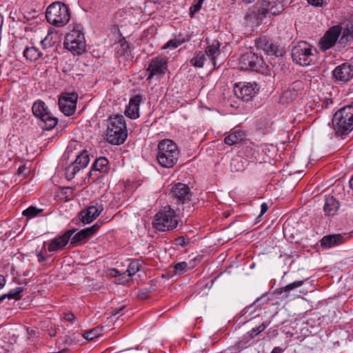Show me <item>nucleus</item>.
I'll return each mask as SVG.
<instances>
[{"label":"nucleus","mask_w":353,"mask_h":353,"mask_svg":"<svg viewBox=\"0 0 353 353\" xmlns=\"http://www.w3.org/2000/svg\"><path fill=\"white\" fill-rule=\"evenodd\" d=\"M332 128L337 136L347 135L353 130V112L348 105L334 113L332 119Z\"/></svg>","instance_id":"3"},{"label":"nucleus","mask_w":353,"mask_h":353,"mask_svg":"<svg viewBox=\"0 0 353 353\" xmlns=\"http://www.w3.org/2000/svg\"><path fill=\"white\" fill-rule=\"evenodd\" d=\"M6 284V279L3 275L0 274V290L4 287Z\"/></svg>","instance_id":"53"},{"label":"nucleus","mask_w":353,"mask_h":353,"mask_svg":"<svg viewBox=\"0 0 353 353\" xmlns=\"http://www.w3.org/2000/svg\"><path fill=\"white\" fill-rule=\"evenodd\" d=\"M284 351V350L283 348H281V347H275L272 351L271 352V353H283Z\"/></svg>","instance_id":"52"},{"label":"nucleus","mask_w":353,"mask_h":353,"mask_svg":"<svg viewBox=\"0 0 353 353\" xmlns=\"http://www.w3.org/2000/svg\"><path fill=\"white\" fill-rule=\"evenodd\" d=\"M353 41V20L342 28L341 37L339 43L343 46L350 44Z\"/></svg>","instance_id":"22"},{"label":"nucleus","mask_w":353,"mask_h":353,"mask_svg":"<svg viewBox=\"0 0 353 353\" xmlns=\"http://www.w3.org/2000/svg\"><path fill=\"white\" fill-rule=\"evenodd\" d=\"M220 43L218 41H214L212 43L205 48V54L214 65L215 55L219 53Z\"/></svg>","instance_id":"30"},{"label":"nucleus","mask_w":353,"mask_h":353,"mask_svg":"<svg viewBox=\"0 0 353 353\" xmlns=\"http://www.w3.org/2000/svg\"><path fill=\"white\" fill-rule=\"evenodd\" d=\"M342 26L340 25H336L329 28L319 41V48L322 51L325 52L334 47L336 42L339 41Z\"/></svg>","instance_id":"10"},{"label":"nucleus","mask_w":353,"mask_h":353,"mask_svg":"<svg viewBox=\"0 0 353 353\" xmlns=\"http://www.w3.org/2000/svg\"><path fill=\"white\" fill-rule=\"evenodd\" d=\"M91 235L89 233L88 230L85 228L81 230L75 234L71 239V244L79 243L83 241L90 237Z\"/></svg>","instance_id":"36"},{"label":"nucleus","mask_w":353,"mask_h":353,"mask_svg":"<svg viewBox=\"0 0 353 353\" xmlns=\"http://www.w3.org/2000/svg\"><path fill=\"white\" fill-rule=\"evenodd\" d=\"M350 236L349 234L326 235L321 240V246L323 248H331L345 243Z\"/></svg>","instance_id":"18"},{"label":"nucleus","mask_w":353,"mask_h":353,"mask_svg":"<svg viewBox=\"0 0 353 353\" xmlns=\"http://www.w3.org/2000/svg\"><path fill=\"white\" fill-rule=\"evenodd\" d=\"M256 5L259 6L256 13V19L261 21L268 14L277 16L284 10L283 0H260Z\"/></svg>","instance_id":"8"},{"label":"nucleus","mask_w":353,"mask_h":353,"mask_svg":"<svg viewBox=\"0 0 353 353\" xmlns=\"http://www.w3.org/2000/svg\"><path fill=\"white\" fill-rule=\"evenodd\" d=\"M339 208V203L333 196H330L325 199L323 209L327 215L333 216Z\"/></svg>","instance_id":"27"},{"label":"nucleus","mask_w":353,"mask_h":353,"mask_svg":"<svg viewBox=\"0 0 353 353\" xmlns=\"http://www.w3.org/2000/svg\"><path fill=\"white\" fill-rule=\"evenodd\" d=\"M257 47L262 49L265 54L268 55H278L279 50L278 46L270 41L259 40L257 43Z\"/></svg>","instance_id":"23"},{"label":"nucleus","mask_w":353,"mask_h":353,"mask_svg":"<svg viewBox=\"0 0 353 353\" xmlns=\"http://www.w3.org/2000/svg\"><path fill=\"white\" fill-rule=\"evenodd\" d=\"M258 90L256 83H239L235 85L234 92L237 98L249 101L255 97Z\"/></svg>","instance_id":"14"},{"label":"nucleus","mask_w":353,"mask_h":353,"mask_svg":"<svg viewBox=\"0 0 353 353\" xmlns=\"http://www.w3.org/2000/svg\"><path fill=\"white\" fill-rule=\"evenodd\" d=\"M268 210V206L266 203H263L261 205V214L260 216L264 214Z\"/></svg>","instance_id":"50"},{"label":"nucleus","mask_w":353,"mask_h":353,"mask_svg":"<svg viewBox=\"0 0 353 353\" xmlns=\"http://www.w3.org/2000/svg\"><path fill=\"white\" fill-rule=\"evenodd\" d=\"M179 46V45L176 43V41L174 38L173 39L169 40L165 44V46L163 47V49H167V48L176 49Z\"/></svg>","instance_id":"44"},{"label":"nucleus","mask_w":353,"mask_h":353,"mask_svg":"<svg viewBox=\"0 0 353 353\" xmlns=\"http://www.w3.org/2000/svg\"><path fill=\"white\" fill-rule=\"evenodd\" d=\"M50 334V336H54V335H55V334H54V333H53V332H51V334Z\"/></svg>","instance_id":"61"},{"label":"nucleus","mask_w":353,"mask_h":353,"mask_svg":"<svg viewBox=\"0 0 353 353\" xmlns=\"http://www.w3.org/2000/svg\"><path fill=\"white\" fill-rule=\"evenodd\" d=\"M348 107L351 109V110L353 112V101L351 103L350 105H348Z\"/></svg>","instance_id":"58"},{"label":"nucleus","mask_w":353,"mask_h":353,"mask_svg":"<svg viewBox=\"0 0 353 353\" xmlns=\"http://www.w3.org/2000/svg\"><path fill=\"white\" fill-rule=\"evenodd\" d=\"M108 163V160L105 157H99L97 159L94 163L92 165V170L88 173L89 177H91L94 172H106Z\"/></svg>","instance_id":"26"},{"label":"nucleus","mask_w":353,"mask_h":353,"mask_svg":"<svg viewBox=\"0 0 353 353\" xmlns=\"http://www.w3.org/2000/svg\"><path fill=\"white\" fill-rule=\"evenodd\" d=\"M175 242H176V245L184 247V246H186L189 243L190 240L188 239H185L183 236H181L177 237L175 239Z\"/></svg>","instance_id":"43"},{"label":"nucleus","mask_w":353,"mask_h":353,"mask_svg":"<svg viewBox=\"0 0 353 353\" xmlns=\"http://www.w3.org/2000/svg\"><path fill=\"white\" fill-rule=\"evenodd\" d=\"M236 163H239L238 161V159H233L231 162V166L232 167H236Z\"/></svg>","instance_id":"55"},{"label":"nucleus","mask_w":353,"mask_h":353,"mask_svg":"<svg viewBox=\"0 0 353 353\" xmlns=\"http://www.w3.org/2000/svg\"><path fill=\"white\" fill-rule=\"evenodd\" d=\"M66 190H70L72 192V189L70 188H67Z\"/></svg>","instance_id":"63"},{"label":"nucleus","mask_w":353,"mask_h":353,"mask_svg":"<svg viewBox=\"0 0 353 353\" xmlns=\"http://www.w3.org/2000/svg\"><path fill=\"white\" fill-rule=\"evenodd\" d=\"M103 327H95L83 334V336L88 341H92L102 334Z\"/></svg>","instance_id":"35"},{"label":"nucleus","mask_w":353,"mask_h":353,"mask_svg":"<svg viewBox=\"0 0 353 353\" xmlns=\"http://www.w3.org/2000/svg\"><path fill=\"white\" fill-rule=\"evenodd\" d=\"M335 82L344 83L353 78V65L349 63H343L335 68L332 71Z\"/></svg>","instance_id":"15"},{"label":"nucleus","mask_w":353,"mask_h":353,"mask_svg":"<svg viewBox=\"0 0 353 353\" xmlns=\"http://www.w3.org/2000/svg\"><path fill=\"white\" fill-rule=\"evenodd\" d=\"M23 56L30 61H34L41 57V52L35 47H30L25 49Z\"/></svg>","instance_id":"32"},{"label":"nucleus","mask_w":353,"mask_h":353,"mask_svg":"<svg viewBox=\"0 0 353 353\" xmlns=\"http://www.w3.org/2000/svg\"><path fill=\"white\" fill-rule=\"evenodd\" d=\"M304 283V281H296L293 283H291L285 287L280 288L276 289V294H282L285 292V297H288L290 295V291L294 290L295 288H299L302 286Z\"/></svg>","instance_id":"31"},{"label":"nucleus","mask_w":353,"mask_h":353,"mask_svg":"<svg viewBox=\"0 0 353 353\" xmlns=\"http://www.w3.org/2000/svg\"><path fill=\"white\" fill-rule=\"evenodd\" d=\"M46 18L48 23L54 26H64L70 18L69 8L65 3L54 2L48 7Z\"/></svg>","instance_id":"4"},{"label":"nucleus","mask_w":353,"mask_h":353,"mask_svg":"<svg viewBox=\"0 0 353 353\" xmlns=\"http://www.w3.org/2000/svg\"><path fill=\"white\" fill-rule=\"evenodd\" d=\"M205 61V54L201 52H196L195 55L190 59V63L194 67L202 68Z\"/></svg>","instance_id":"34"},{"label":"nucleus","mask_w":353,"mask_h":353,"mask_svg":"<svg viewBox=\"0 0 353 353\" xmlns=\"http://www.w3.org/2000/svg\"><path fill=\"white\" fill-rule=\"evenodd\" d=\"M32 110L33 114L40 119V125L42 129L50 130L57 125V118L50 114L43 101L41 100L36 101L33 103Z\"/></svg>","instance_id":"7"},{"label":"nucleus","mask_w":353,"mask_h":353,"mask_svg":"<svg viewBox=\"0 0 353 353\" xmlns=\"http://www.w3.org/2000/svg\"><path fill=\"white\" fill-rule=\"evenodd\" d=\"M37 256L39 262L45 261L46 260V258L42 256L41 254H38Z\"/></svg>","instance_id":"54"},{"label":"nucleus","mask_w":353,"mask_h":353,"mask_svg":"<svg viewBox=\"0 0 353 353\" xmlns=\"http://www.w3.org/2000/svg\"><path fill=\"white\" fill-rule=\"evenodd\" d=\"M143 95L138 94L130 99L129 103L126 107L125 114L132 119H136L139 117V106L143 101Z\"/></svg>","instance_id":"20"},{"label":"nucleus","mask_w":353,"mask_h":353,"mask_svg":"<svg viewBox=\"0 0 353 353\" xmlns=\"http://www.w3.org/2000/svg\"><path fill=\"white\" fill-rule=\"evenodd\" d=\"M266 326L264 324V323H261L259 326H256L255 327H253L249 332V335L251 338H254V336H257L259 334L262 332L265 329Z\"/></svg>","instance_id":"39"},{"label":"nucleus","mask_w":353,"mask_h":353,"mask_svg":"<svg viewBox=\"0 0 353 353\" xmlns=\"http://www.w3.org/2000/svg\"><path fill=\"white\" fill-rule=\"evenodd\" d=\"M170 195L177 205H183L191 201L193 194L188 185L178 183L172 186Z\"/></svg>","instance_id":"11"},{"label":"nucleus","mask_w":353,"mask_h":353,"mask_svg":"<svg viewBox=\"0 0 353 353\" xmlns=\"http://www.w3.org/2000/svg\"><path fill=\"white\" fill-rule=\"evenodd\" d=\"M101 227V223H95L91 227L87 228L86 229L88 230L89 233L92 236L99 228Z\"/></svg>","instance_id":"47"},{"label":"nucleus","mask_w":353,"mask_h":353,"mask_svg":"<svg viewBox=\"0 0 353 353\" xmlns=\"http://www.w3.org/2000/svg\"><path fill=\"white\" fill-rule=\"evenodd\" d=\"M128 137L124 117L120 114L110 116L108 119L106 140L112 145H121Z\"/></svg>","instance_id":"1"},{"label":"nucleus","mask_w":353,"mask_h":353,"mask_svg":"<svg viewBox=\"0 0 353 353\" xmlns=\"http://www.w3.org/2000/svg\"><path fill=\"white\" fill-rule=\"evenodd\" d=\"M263 63V59L252 52L243 54L239 61L241 68L243 70L261 71Z\"/></svg>","instance_id":"13"},{"label":"nucleus","mask_w":353,"mask_h":353,"mask_svg":"<svg viewBox=\"0 0 353 353\" xmlns=\"http://www.w3.org/2000/svg\"><path fill=\"white\" fill-rule=\"evenodd\" d=\"M59 99H65L70 104H75L77 105V101L78 99V95L77 93H67Z\"/></svg>","instance_id":"40"},{"label":"nucleus","mask_w":353,"mask_h":353,"mask_svg":"<svg viewBox=\"0 0 353 353\" xmlns=\"http://www.w3.org/2000/svg\"><path fill=\"white\" fill-rule=\"evenodd\" d=\"M167 59L164 57L152 58L147 68V71L149 72L148 79H151L154 76L164 74L167 70Z\"/></svg>","instance_id":"16"},{"label":"nucleus","mask_w":353,"mask_h":353,"mask_svg":"<svg viewBox=\"0 0 353 353\" xmlns=\"http://www.w3.org/2000/svg\"><path fill=\"white\" fill-rule=\"evenodd\" d=\"M303 89V83L301 81L293 82L281 95L283 102L290 103L296 99Z\"/></svg>","instance_id":"19"},{"label":"nucleus","mask_w":353,"mask_h":353,"mask_svg":"<svg viewBox=\"0 0 353 353\" xmlns=\"http://www.w3.org/2000/svg\"><path fill=\"white\" fill-rule=\"evenodd\" d=\"M103 210V207L101 204L90 205L81 211V220L83 223H90L98 217Z\"/></svg>","instance_id":"21"},{"label":"nucleus","mask_w":353,"mask_h":353,"mask_svg":"<svg viewBox=\"0 0 353 353\" xmlns=\"http://www.w3.org/2000/svg\"><path fill=\"white\" fill-rule=\"evenodd\" d=\"M174 268L176 273H182L188 270V266L186 262L183 261L176 263Z\"/></svg>","instance_id":"41"},{"label":"nucleus","mask_w":353,"mask_h":353,"mask_svg":"<svg viewBox=\"0 0 353 353\" xmlns=\"http://www.w3.org/2000/svg\"><path fill=\"white\" fill-rule=\"evenodd\" d=\"M316 52L315 48L305 41H300L294 46L291 51L293 61L296 64L307 66L310 65L315 57L312 51Z\"/></svg>","instance_id":"6"},{"label":"nucleus","mask_w":353,"mask_h":353,"mask_svg":"<svg viewBox=\"0 0 353 353\" xmlns=\"http://www.w3.org/2000/svg\"><path fill=\"white\" fill-rule=\"evenodd\" d=\"M204 1L205 0L194 1L192 5L190 6L189 9V15L191 18H194V15L201 10Z\"/></svg>","instance_id":"38"},{"label":"nucleus","mask_w":353,"mask_h":353,"mask_svg":"<svg viewBox=\"0 0 353 353\" xmlns=\"http://www.w3.org/2000/svg\"><path fill=\"white\" fill-rule=\"evenodd\" d=\"M125 308V305H122L119 307H112L110 309V314L112 316H116L122 312V311Z\"/></svg>","instance_id":"45"},{"label":"nucleus","mask_w":353,"mask_h":353,"mask_svg":"<svg viewBox=\"0 0 353 353\" xmlns=\"http://www.w3.org/2000/svg\"><path fill=\"white\" fill-rule=\"evenodd\" d=\"M174 39L176 41V43L181 46L186 41H188L190 40V37L188 35L179 34L174 37Z\"/></svg>","instance_id":"42"},{"label":"nucleus","mask_w":353,"mask_h":353,"mask_svg":"<svg viewBox=\"0 0 353 353\" xmlns=\"http://www.w3.org/2000/svg\"><path fill=\"white\" fill-rule=\"evenodd\" d=\"M111 275L113 277H117L121 275L119 271H118L117 269L113 268L111 270Z\"/></svg>","instance_id":"51"},{"label":"nucleus","mask_w":353,"mask_h":353,"mask_svg":"<svg viewBox=\"0 0 353 353\" xmlns=\"http://www.w3.org/2000/svg\"><path fill=\"white\" fill-rule=\"evenodd\" d=\"M63 44L66 49L77 54L83 53L86 47L83 33L74 28L66 34Z\"/></svg>","instance_id":"9"},{"label":"nucleus","mask_w":353,"mask_h":353,"mask_svg":"<svg viewBox=\"0 0 353 353\" xmlns=\"http://www.w3.org/2000/svg\"><path fill=\"white\" fill-rule=\"evenodd\" d=\"M243 165H241V166H239L238 168L236 169V171H239V170H243Z\"/></svg>","instance_id":"59"},{"label":"nucleus","mask_w":353,"mask_h":353,"mask_svg":"<svg viewBox=\"0 0 353 353\" xmlns=\"http://www.w3.org/2000/svg\"><path fill=\"white\" fill-rule=\"evenodd\" d=\"M150 291H141L139 293V298L141 299H145L149 296Z\"/></svg>","instance_id":"48"},{"label":"nucleus","mask_w":353,"mask_h":353,"mask_svg":"<svg viewBox=\"0 0 353 353\" xmlns=\"http://www.w3.org/2000/svg\"><path fill=\"white\" fill-rule=\"evenodd\" d=\"M74 232V230H69L65 232L62 235L52 239L48 245V250L50 252H53L63 250L68 244Z\"/></svg>","instance_id":"17"},{"label":"nucleus","mask_w":353,"mask_h":353,"mask_svg":"<svg viewBox=\"0 0 353 353\" xmlns=\"http://www.w3.org/2000/svg\"><path fill=\"white\" fill-rule=\"evenodd\" d=\"M43 211V209H39L34 206H30L27 209L23 211L22 214L26 216L27 219H32L42 213Z\"/></svg>","instance_id":"37"},{"label":"nucleus","mask_w":353,"mask_h":353,"mask_svg":"<svg viewBox=\"0 0 353 353\" xmlns=\"http://www.w3.org/2000/svg\"><path fill=\"white\" fill-rule=\"evenodd\" d=\"M115 54L118 57L128 56L130 54V49L128 43L124 37H122L115 44Z\"/></svg>","instance_id":"24"},{"label":"nucleus","mask_w":353,"mask_h":353,"mask_svg":"<svg viewBox=\"0 0 353 353\" xmlns=\"http://www.w3.org/2000/svg\"><path fill=\"white\" fill-rule=\"evenodd\" d=\"M245 133L240 130H236L225 137L224 142L229 145H233L243 141Z\"/></svg>","instance_id":"25"},{"label":"nucleus","mask_w":353,"mask_h":353,"mask_svg":"<svg viewBox=\"0 0 353 353\" xmlns=\"http://www.w3.org/2000/svg\"><path fill=\"white\" fill-rule=\"evenodd\" d=\"M180 151L176 144L170 139L161 141L157 146V159L159 164L165 168H171L177 163Z\"/></svg>","instance_id":"2"},{"label":"nucleus","mask_w":353,"mask_h":353,"mask_svg":"<svg viewBox=\"0 0 353 353\" xmlns=\"http://www.w3.org/2000/svg\"><path fill=\"white\" fill-rule=\"evenodd\" d=\"M76 159L65 169V175L68 180L74 178L76 174L81 169L85 168L90 162V156L86 150H82L76 155Z\"/></svg>","instance_id":"12"},{"label":"nucleus","mask_w":353,"mask_h":353,"mask_svg":"<svg viewBox=\"0 0 353 353\" xmlns=\"http://www.w3.org/2000/svg\"><path fill=\"white\" fill-rule=\"evenodd\" d=\"M59 106L61 111L66 116L73 114L76 109L75 104L69 103L65 99H59Z\"/></svg>","instance_id":"29"},{"label":"nucleus","mask_w":353,"mask_h":353,"mask_svg":"<svg viewBox=\"0 0 353 353\" xmlns=\"http://www.w3.org/2000/svg\"><path fill=\"white\" fill-rule=\"evenodd\" d=\"M246 152H252V156H254V152H252V148H248L247 150H246Z\"/></svg>","instance_id":"57"},{"label":"nucleus","mask_w":353,"mask_h":353,"mask_svg":"<svg viewBox=\"0 0 353 353\" xmlns=\"http://www.w3.org/2000/svg\"><path fill=\"white\" fill-rule=\"evenodd\" d=\"M25 170H26V168L24 166H21L18 169V173L22 174Z\"/></svg>","instance_id":"56"},{"label":"nucleus","mask_w":353,"mask_h":353,"mask_svg":"<svg viewBox=\"0 0 353 353\" xmlns=\"http://www.w3.org/2000/svg\"><path fill=\"white\" fill-rule=\"evenodd\" d=\"M23 291V287H17L16 288L12 289L8 293L0 296V303H2L6 299L20 300L21 299V293Z\"/></svg>","instance_id":"28"},{"label":"nucleus","mask_w":353,"mask_h":353,"mask_svg":"<svg viewBox=\"0 0 353 353\" xmlns=\"http://www.w3.org/2000/svg\"><path fill=\"white\" fill-rule=\"evenodd\" d=\"M72 146V143H70V145L68 146V149H67L68 152H69L70 148Z\"/></svg>","instance_id":"60"},{"label":"nucleus","mask_w":353,"mask_h":353,"mask_svg":"<svg viewBox=\"0 0 353 353\" xmlns=\"http://www.w3.org/2000/svg\"><path fill=\"white\" fill-rule=\"evenodd\" d=\"M178 221L174 210L170 206L157 213L152 221L153 228L159 231H170L176 228Z\"/></svg>","instance_id":"5"},{"label":"nucleus","mask_w":353,"mask_h":353,"mask_svg":"<svg viewBox=\"0 0 353 353\" xmlns=\"http://www.w3.org/2000/svg\"><path fill=\"white\" fill-rule=\"evenodd\" d=\"M308 3L315 7H322L324 0H307Z\"/></svg>","instance_id":"46"},{"label":"nucleus","mask_w":353,"mask_h":353,"mask_svg":"<svg viewBox=\"0 0 353 353\" xmlns=\"http://www.w3.org/2000/svg\"><path fill=\"white\" fill-rule=\"evenodd\" d=\"M65 319L70 322H73L75 319V316L72 313L65 314Z\"/></svg>","instance_id":"49"},{"label":"nucleus","mask_w":353,"mask_h":353,"mask_svg":"<svg viewBox=\"0 0 353 353\" xmlns=\"http://www.w3.org/2000/svg\"><path fill=\"white\" fill-rule=\"evenodd\" d=\"M50 334V336H54V335H55V334H54V333H53V332H51V334Z\"/></svg>","instance_id":"62"},{"label":"nucleus","mask_w":353,"mask_h":353,"mask_svg":"<svg viewBox=\"0 0 353 353\" xmlns=\"http://www.w3.org/2000/svg\"><path fill=\"white\" fill-rule=\"evenodd\" d=\"M143 268V262L140 260H133L128 265L126 272L129 277H132L136 273L139 272Z\"/></svg>","instance_id":"33"}]
</instances>
